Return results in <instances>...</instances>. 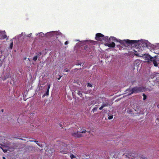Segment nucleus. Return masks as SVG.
Returning <instances> with one entry per match:
<instances>
[{"mask_svg": "<svg viewBox=\"0 0 159 159\" xmlns=\"http://www.w3.org/2000/svg\"><path fill=\"white\" fill-rule=\"evenodd\" d=\"M143 100H145L147 98V96L144 93H143Z\"/></svg>", "mask_w": 159, "mask_h": 159, "instance_id": "nucleus-20", "label": "nucleus"}, {"mask_svg": "<svg viewBox=\"0 0 159 159\" xmlns=\"http://www.w3.org/2000/svg\"><path fill=\"white\" fill-rule=\"evenodd\" d=\"M158 121H159V119H158L157 118V120H156L155 121V122L156 123V124H157V122Z\"/></svg>", "mask_w": 159, "mask_h": 159, "instance_id": "nucleus-31", "label": "nucleus"}, {"mask_svg": "<svg viewBox=\"0 0 159 159\" xmlns=\"http://www.w3.org/2000/svg\"><path fill=\"white\" fill-rule=\"evenodd\" d=\"M97 108H98L97 107H95L94 108L92 109V111H93V112H94L95 111H97Z\"/></svg>", "mask_w": 159, "mask_h": 159, "instance_id": "nucleus-18", "label": "nucleus"}, {"mask_svg": "<svg viewBox=\"0 0 159 159\" xmlns=\"http://www.w3.org/2000/svg\"><path fill=\"white\" fill-rule=\"evenodd\" d=\"M58 80H60V78H58Z\"/></svg>", "mask_w": 159, "mask_h": 159, "instance_id": "nucleus-44", "label": "nucleus"}, {"mask_svg": "<svg viewBox=\"0 0 159 159\" xmlns=\"http://www.w3.org/2000/svg\"><path fill=\"white\" fill-rule=\"evenodd\" d=\"M146 46L147 47V45L146 43Z\"/></svg>", "mask_w": 159, "mask_h": 159, "instance_id": "nucleus-42", "label": "nucleus"}, {"mask_svg": "<svg viewBox=\"0 0 159 159\" xmlns=\"http://www.w3.org/2000/svg\"><path fill=\"white\" fill-rule=\"evenodd\" d=\"M7 37V36L6 34H4L3 35V39H4L6 38Z\"/></svg>", "mask_w": 159, "mask_h": 159, "instance_id": "nucleus-26", "label": "nucleus"}, {"mask_svg": "<svg viewBox=\"0 0 159 159\" xmlns=\"http://www.w3.org/2000/svg\"><path fill=\"white\" fill-rule=\"evenodd\" d=\"M0 145L2 146V148H1L4 152H6L7 150L9 149V147L8 146H5L2 144H0Z\"/></svg>", "mask_w": 159, "mask_h": 159, "instance_id": "nucleus-7", "label": "nucleus"}, {"mask_svg": "<svg viewBox=\"0 0 159 159\" xmlns=\"http://www.w3.org/2000/svg\"><path fill=\"white\" fill-rule=\"evenodd\" d=\"M33 142H35V143H37L38 142V141H37L35 140Z\"/></svg>", "mask_w": 159, "mask_h": 159, "instance_id": "nucleus-35", "label": "nucleus"}, {"mask_svg": "<svg viewBox=\"0 0 159 159\" xmlns=\"http://www.w3.org/2000/svg\"><path fill=\"white\" fill-rule=\"evenodd\" d=\"M68 44V41H66L65 43V44L66 45H67Z\"/></svg>", "mask_w": 159, "mask_h": 159, "instance_id": "nucleus-33", "label": "nucleus"}, {"mask_svg": "<svg viewBox=\"0 0 159 159\" xmlns=\"http://www.w3.org/2000/svg\"><path fill=\"white\" fill-rule=\"evenodd\" d=\"M70 157L72 159L75 158V155L72 154H71L70 155Z\"/></svg>", "mask_w": 159, "mask_h": 159, "instance_id": "nucleus-21", "label": "nucleus"}, {"mask_svg": "<svg viewBox=\"0 0 159 159\" xmlns=\"http://www.w3.org/2000/svg\"><path fill=\"white\" fill-rule=\"evenodd\" d=\"M108 37H107V36L105 37L104 35V37L103 38V41H108Z\"/></svg>", "mask_w": 159, "mask_h": 159, "instance_id": "nucleus-14", "label": "nucleus"}, {"mask_svg": "<svg viewBox=\"0 0 159 159\" xmlns=\"http://www.w3.org/2000/svg\"><path fill=\"white\" fill-rule=\"evenodd\" d=\"M1 148L2 147L0 146V148Z\"/></svg>", "mask_w": 159, "mask_h": 159, "instance_id": "nucleus-45", "label": "nucleus"}, {"mask_svg": "<svg viewBox=\"0 0 159 159\" xmlns=\"http://www.w3.org/2000/svg\"><path fill=\"white\" fill-rule=\"evenodd\" d=\"M2 159H6L4 157H2Z\"/></svg>", "mask_w": 159, "mask_h": 159, "instance_id": "nucleus-38", "label": "nucleus"}, {"mask_svg": "<svg viewBox=\"0 0 159 159\" xmlns=\"http://www.w3.org/2000/svg\"><path fill=\"white\" fill-rule=\"evenodd\" d=\"M81 65L80 63H78V64H76V65Z\"/></svg>", "mask_w": 159, "mask_h": 159, "instance_id": "nucleus-36", "label": "nucleus"}, {"mask_svg": "<svg viewBox=\"0 0 159 159\" xmlns=\"http://www.w3.org/2000/svg\"><path fill=\"white\" fill-rule=\"evenodd\" d=\"M139 41V40H130L129 39L122 40L119 39L118 42L120 43L121 44L125 45V43L131 45L134 44H137Z\"/></svg>", "mask_w": 159, "mask_h": 159, "instance_id": "nucleus-2", "label": "nucleus"}, {"mask_svg": "<svg viewBox=\"0 0 159 159\" xmlns=\"http://www.w3.org/2000/svg\"><path fill=\"white\" fill-rule=\"evenodd\" d=\"M145 90V88L143 86L139 87L136 86L132 88L129 91L130 93L129 94V95H130L134 93H136L140 92H144Z\"/></svg>", "mask_w": 159, "mask_h": 159, "instance_id": "nucleus-1", "label": "nucleus"}, {"mask_svg": "<svg viewBox=\"0 0 159 159\" xmlns=\"http://www.w3.org/2000/svg\"><path fill=\"white\" fill-rule=\"evenodd\" d=\"M37 58H38V56H35L33 58V60L35 61L37 60Z\"/></svg>", "mask_w": 159, "mask_h": 159, "instance_id": "nucleus-17", "label": "nucleus"}, {"mask_svg": "<svg viewBox=\"0 0 159 159\" xmlns=\"http://www.w3.org/2000/svg\"><path fill=\"white\" fill-rule=\"evenodd\" d=\"M103 37V35L101 33H98L96 34L95 38L97 40L100 41H102Z\"/></svg>", "mask_w": 159, "mask_h": 159, "instance_id": "nucleus-5", "label": "nucleus"}, {"mask_svg": "<svg viewBox=\"0 0 159 159\" xmlns=\"http://www.w3.org/2000/svg\"><path fill=\"white\" fill-rule=\"evenodd\" d=\"M87 87H93L92 84L89 83H88L87 84Z\"/></svg>", "mask_w": 159, "mask_h": 159, "instance_id": "nucleus-22", "label": "nucleus"}, {"mask_svg": "<svg viewBox=\"0 0 159 159\" xmlns=\"http://www.w3.org/2000/svg\"><path fill=\"white\" fill-rule=\"evenodd\" d=\"M49 90H47L45 94H44L42 96L43 98L45 96V95L48 96L49 95Z\"/></svg>", "mask_w": 159, "mask_h": 159, "instance_id": "nucleus-15", "label": "nucleus"}, {"mask_svg": "<svg viewBox=\"0 0 159 159\" xmlns=\"http://www.w3.org/2000/svg\"><path fill=\"white\" fill-rule=\"evenodd\" d=\"M103 108L104 107H103V106L102 105V106L100 107H99V110H102Z\"/></svg>", "mask_w": 159, "mask_h": 159, "instance_id": "nucleus-29", "label": "nucleus"}, {"mask_svg": "<svg viewBox=\"0 0 159 159\" xmlns=\"http://www.w3.org/2000/svg\"><path fill=\"white\" fill-rule=\"evenodd\" d=\"M68 145L61 143L60 145V152L63 154H66L69 152Z\"/></svg>", "mask_w": 159, "mask_h": 159, "instance_id": "nucleus-3", "label": "nucleus"}, {"mask_svg": "<svg viewBox=\"0 0 159 159\" xmlns=\"http://www.w3.org/2000/svg\"><path fill=\"white\" fill-rule=\"evenodd\" d=\"M153 64H154V66H157L158 64H157V62L154 59L153 60Z\"/></svg>", "mask_w": 159, "mask_h": 159, "instance_id": "nucleus-12", "label": "nucleus"}, {"mask_svg": "<svg viewBox=\"0 0 159 159\" xmlns=\"http://www.w3.org/2000/svg\"><path fill=\"white\" fill-rule=\"evenodd\" d=\"M142 159H147V158L146 157H141Z\"/></svg>", "mask_w": 159, "mask_h": 159, "instance_id": "nucleus-34", "label": "nucleus"}, {"mask_svg": "<svg viewBox=\"0 0 159 159\" xmlns=\"http://www.w3.org/2000/svg\"><path fill=\"white\" fill-rule=\"evenodd\" d=\"M39 54L40 55H41V54H42L41 52H40L39 53Z\"/></svg>", "mask_w": 159, "mask_h": 159, "instance_id": "nucleus-40", "label": "nucleus"}, {"mask_svg": "<svg viewBox=\"0 0 159 159\" xmlns=\"http://www.w3.org/2000/svg\"><path fill=\"white\" fill-rule=\"evenodd\" d=\"M28 118L29 119H30V118L29 117H28Z\"/></svg>", "mask_w": 159, "mask_h": 159, "instance_id": "nucleus-43", "label": "nucleus"}, {"mask_svg": "<svg viewBox=\"0 0 159 159\" xmlns=\"http://www.w3.org/2000/svg\"><path fill=\"white\" fill-rule=\"evenodd\" d=\"M145 59L146 60L152 61L153 59L152 57L149 54H146L144 56Z\"/></svg>", "mask_w": 159, "mask_h": 159, "instance_id": "nucleus-6", "label": "nucleus"}, {"mask_svg": "<svg viewBox=\"0 0 159 159\" xmlns=\"http://www.w3.org/2000/svg\"><path fill=\"white\" fill-rule=\"evenodd\" d=\"M111 39L112 41H114V42H118L119 39H117L115 37H111L110 38H109V39L110 40Z\"/></svg>", "mask_w": 159, "mask_h": 159, "instance_id": "nucleus-11", "label": "nucleus"}, {"mask_svg": "<svg viewBox=\"0 0 159 159\" xmlns=\"http://www.w3.org/2000/svg\"><path fill=\"white\" fill-rule=\"evenodd\" d=\"M86 131L85 130L82 131V130H80V131H78L77 132H75L74 133L72 134L73 136L75 137H81V133H85L86 132Z\"/></svg>", "mask_w": 159, "mask_h": 159, "instance_id": "nucleus-4", "label": "nucleus"}, {"mask_svg": "<svg viewBox=\"0 0 159 159\" xmlns=\"http://www.w3.org/2000/svg\"><path fill=\"white\" fill-rule=\"evenodd\" d=\"M106 46L109 48H114L115 46V44L113 42H112L111 43H107Z\"/></svg>", "mask_w": 159, "mask_h": 159, "instance_id": "nucleus-9", "label": "nucleus"}, {"mask_svg": "<svg viewBox=\"0 0 159 159\" xmlns=\"http://www.w3.org/2000/svg\"><path fill=\"white\" fill-rule=\"evenodd\" d=\"M34 141L33 140H30V142H33Z\"/></svg>", "mask_w": 159, "mask_h": 159, "instance_id": "nucleus-41", "label": "nucleus"}, {"mask_svg": "<svg viewBox=\"0 0 159 159\" xmlns=\"http://www.w3.org/2000/svg\"><path fill=\"white\" fill-rule=\"evenodd\" d=\"M37 145H38V146H40V147H42V144H40V143H37Z\"/></svg>", "mask_w": 159, "mask_h": 159, "instance_id": "nucleus-30", "label": "nucleus"}, {"mask_svg": "<svg viewBox=\"0 0 159 159\" xmlns=\"http://www.w3.org/2000/svg\"><path fill=\"white\" fill-rule=\"evenodd\" d=\"M113 118V116H110L108 117V119L109 120H111V119H112Z\"/></svg>", "mask_w": 159, "mask_h": 159, "instance_id": "nucleus-24", "label": "nucleus"}, {"mask_svg": "<svg viewBox=\"0 0 159 159\" xmlns=\"http://www.w3.org/2000/svg\"><path fill=\"white\" fill-rule=\"evenodd\" d=\"M51 85L50 84H48V88H47V90H49V89Z\"/></svg>", "mask_w": 159, "mask_h": 159, "instance_id": "nucleus-25", "label": "nucleus"}, {"mask_svg": "<svg viewBox=\"0 0 159 159\" xmlns=\"http://www.w3.org/2000/svg\"><path fill=\"white\" fill-rule=\"evenodd\" d=\"M32 34L31 33H30V34H28L27 35V37H30V36H31V34Z\"/></svg>", "mask_w": 159, "mask_h": 159, "instance_id": "nucleus-32", "label": "nucleus"}, {"mask_svg": "<svg viewBox=\"0 0 159 159\" xmlns=\"http://www.w3.org/2000/svg\"><path fill=\"white\" fill-rule=\"evenodd\" d=\"M69 71V70L67 69H65L64 70V71L66 72H68Z\"/></svg>", "mask_w": 159, "mask_h": 159, "instance_id": "nucleus-27", "label": "nucleus"}, {"mask_svg": "<svg viewBox=\"0 0 159 159\" xmlns=\"http://www.w3.org/2000/svg\"><path fill=\"white\" fill-rule=\"evenodd\" d=\"M84 49L85 50H87L88 49V47L87 46H85L84 47Z\"/></svg>", "mask_w": 159, "mask_h": 159, "instance_id": "nucleus-28", "label": "nucleus"}, {"mask_svg": "<svg viewBox=\"0 0 159 159\" xmlns=\"http://www.w3.org/2000/svg\"><path fill=\"white\" fill-rule=\"evenodd\" d=\"M10 73H7L5 74L3 77V80H6L7 78H9L10 77Z\"/></svg>", "mask_w": 159, "mask_h": 159, "instance_id": "nucleus-10", "label": "nucleus"}, {"mask_svg": "<svg viewBox=\"0 0 159 159\" xmlns=\"http://www.w3.org/2000/svg\"><path fill=\"white\" fill-rule=\"evenodd\" d=\"M105 102H103L102 105L104 107H108L110 105L109 104V101L108 100H105Z\"/></svg>", "mask_w": 159, "mask_h": 159, "instance_id": "nucleus-8", "label": "nucleus"}, {"mask_svg": "<svg viewBox=\"0 0 159 159\" xmlns=\"http://www.w3.org/2000/svg\"><path fill=\"white\" fill-rule=\"evenodd\" d=\"M157 107L159 108V104H158L157 105Z\"/></svg>", "mask_w": 159, "mask_h": 159, "instance_id": "nucleus-37", "label": "nucleus"}, {"mask_svg": "<svg viewBox=\"0 0 159 159\" xmlns=\"http://www.w3.org/2000/svg\"><path fill=\"white\" fill-rule=\"evenodd\" d=\"M1 111H2V112H3V109H2V110H1Z\"/></svg>", "mask_w": 159, "mask_h": 159, "instance_id": "nucleus-39", "label": "nucleus"}, {"mask_svg": "<svg viewBox=\"0 0 159 159\" xmlns=\"http://www.w3.org/2000/svg\"><path fill=\"white\" fill-rule=\"evenodd\" d=\"M155 77L157 81H159V74H158L157 75H156Z\"/></svg>", "mask_w": 159, "mask_h": 159, "instance_id": "nucleus-16", "label": "nucleus"}, {"mask_svg": "<svg viewBox=\"0 0 159 159\" xmlns=\"http://www.w3.org/2000/svg\"><path fill=\"white\" fill-rule=\"evenodd\" d=\"M77 94L78 95L80 96L81 97H83L82 92L81 91H78Z\"/></svg>", "mask_w": 159, "mask_h": 159, "instance_id": "nucleus-13", "label": "nucleus"}, {"mask_svg": "<svg viewBox=\"0 0 159 159\" xmlns=\"http://www.w3.org/2000/svg\"><path fill=\"white\" fill-rule=\"evenodd\" d=\"M134 52H135V53H134L135 55H136L137 56H139V53L138 52H137L136 51H135L134 50Z\"/></svg>", "mask_w": 159, "mask_h": 159, "instance_id": "nucleus-23", "label": "nucleus"}, {"mask_svg": "<svg viewBox=\"0 0 159 159\" xmlns=\"http://www.w3.org/2000/svg\"><path fill=\"white\" fill-rule=\"evenodd\" d=\"M13 41H12L11 43H10V49H12L13 47Z\"/></svg>", "mask_w": 159, "mask_h": 159, "instance_id": "nucleus-19", "label": "nucleus"}]
</instances>
